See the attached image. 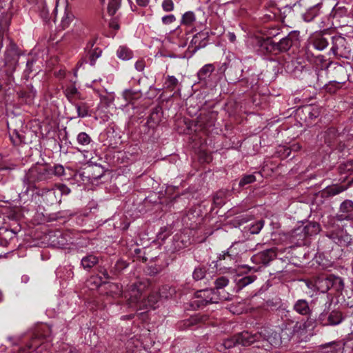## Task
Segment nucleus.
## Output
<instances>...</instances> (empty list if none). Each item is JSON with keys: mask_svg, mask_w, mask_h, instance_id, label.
<instances>
[{"mask_svg": "<svg viewBox=\"0 0 353 353\" xmlns=\"http://www.w3.org/2000/svg\"><path fill=\"white\" fill-rule=\"evenodd\" d=\"M294 310L301 315L310 314L311 312L308 303L305 299L298 300L294 305Z\"/></svg>", "mask_w": 353, "mask_h": 353, "instance_id": "2eb2a0df", "label": "nucleus"}, {"mask_svg": "<svg viewBox=\"0 0 353 353\" xmlns=\"http://www.w3.org/2000/svg\"><path fill=\"white\" fill-rule=\"evenodd\" d=\"M234 245H232L228 250L223 252L221 254H220L218 256V260L216 261V263L221 261V260H225V259H230V261H234L235 259V256L237 255V253H234L233 252V248Z\"/></svg>", "mask_w": 353, "mask_h": 353, "instance_id": "5701e85b", "label": "nucleus"}, {"mask_svg": "<svg viewBox=\"0 0 353 353\" xmlns=\"http://www.w3.org/2000/svg\"><path fill=\"white\" fill-rule=\"evenodd\" d=\"M334 83H337V84H339V83H343L344 81H342V82H340V81H337V82H336V81H334Z\"/></svg>", "mask_w": 353, "mask_h": 353, "instance_id": "052dcab7", "label": "nucleus"}, {"mask_svg": "<svg viewBox=\"0 0 353 353\" xmlns=\"http://www.w3.org/2000/svg\"><path fill=\"white\" fill-rule=\"evenodd\" d=\"M281 29L278 27H270L266 32L267 39L272 40V38L277 37L281 34Z\"/></svg>", "mask_w": 353, "mask_h": 353, "instance_id": "f704fd0d", "label": "nucleus"}, {"mask_svg": "<svg viewBox=\"0 0 353 353\" xmlns=\"http://www.w3.org/2000/svg\"><path fill=\"white\" fill-rule=\"evenodd\" d=\"M58 189L60 192V194H68L70 192V189L65 185H61L58 186Z\"/></svg>", "mask_w": 353, "mask_h": 353, "instance_id": "de8ad7c7", "label": "nucleus"}, {"mask_svg": "<svg viewBox=\"0 0 353 353\" xmlns=\"http://www.w3.org/2000/svg\"><path fill=\"white\" fill-rule=\"evenodd\" d=\"M100 1H101V3H103H103H105V0H100Z\"/></svg>", "mask_w": 353, "mask_h": 353, "instance_id": "13d9d810", "label": "nucleus"}, {"mask_svg": "<svg viewBox=\"0 0 353 353\" xmlns=\"http://www.w3.org/2000/svg\"><path fill=\"white\" fill-rule=\"evenodd\" d=\"M42 339L36 336L32 339L30 343L25 347L21 348L20 353H42L43 350L46 348L47 345L44 344Z\"/></svg>", "mask_w": 353, "mask_h": 353, "instance_id": "9b49d317", "label": "nucleus"}, {"mask_svg": "<svg viewBox=\"0 0 353 353\" xmlns=\"http://www.w3.org/2000/svg\"><path fill=\"white\" fill-rule=\"evenodd\" d=\"M73 19V14L70 11L65 9L61 20V26L62 28L65 29L68 28L70 26V24L72 22Z\"/></svg>", "mask_w": 353, "mask_h": 353, "instance_id": "393cba45", "label": "nucleus"}, {"mask_svg": "<svg viewBox=\"0 0 353 353\" xmlns=\"http://www.w3.org/2000/svg\"><path fill=\"white\" fill-rule=\"evenodd\" d=\"M236 344H238L236 341V339H227L225 340L223 343V345L224 346V347L225 349H230L234 346H235Z\"/></svg>", "mask_w": 353, "mask_h": 353, "instance_id": "37998d69", "label": "nucleus"}, {"mask_svg": "<svg viewBox=\"0 0 353 353\" xmlns=\"http://www.w3.org/2000/svg\"><path fill=\"white\" fill-rule=\"evenodd\" d=\"M263 256H264V261H270L272 260L276 256V252L272 249L266 250L263 253Z\"/></svg>", "mask_w": 353, "mask_h": 353, "instance_id": "ea45409f", "label": "nucleus"}, {"mask_svg": "<svg viewBox=\"0 0 353 353\" xmlns=\"http://www.w3.org/2000/svg\"><path fill=\"white\" fill-rule=\"evenodd\" d=\"M94 44V41H90L88 43V44H87L86 48H87V49H89V48H90V49H91V48L93 47Z\"/></svg>", "mask_w": 353, "mask_h": 353, "instance_id": "5fc2aeb1", "label": "nucleus"}, {"mask_svg": "<svg viewBox=\"0 0 353 353\" xmlns=\"http://www.w3.org/2000/svg\"><path fill=\"white\" fill-rule=\"evenodd\" d=\"M229 283V280L225 276H221L216 279L214 285L216 290H221L227 286Z\"/></svg>", "mask_w": 353, "mask_h": 353, "instance_id": "473e14b6", "label": "nucleus"}, {"mask_svg": "<svg viewBox=\"0 0 353 353\" xmlns=\"http://www.w3.org/2000/svg\"><path fill=\"white\" fill-rule=\"evenodd\" d=\"M215 67L213 64L208 63L204 65L198 72L197 75L201 81H205L208 79L212 72L214 70Z\"/></svg>", "mask_w": 353, "mask_h": 353, "instance_id": "dca6fc26", "label": "nucleus"}, {"mask_svg": "<svg viewBox=\"0 0 353 353\" xmlns=\"http://www.w3.org/2000/svg\"><path fill=\"white\" fill-rule=\"evenodd\" d=\"M332 43L333 45L331 49L332 52L336 55L344 57V37L341 36L334 37L332 38Z\"/></svg>", "mask_w": 353, "mask_h": 353, "instance_id": "ddd939ff", "label": "nucleus"}, {"mask_svg": "<svg viewBox=\"0 0 353 353\" xmlns=\"http://www.w3.org/2000/svg\"><path fill=\"white\" fill-rule=\"evenodd\" d=\"M196 38V37H194L193 38V39H192V41H194V43H196V41H195Z\"/></svg>", "mask_w": 353, "mask_h": 353, "instance_id": "bf43d9fd", "label": "nucleus"}, {"mask_svg": "<svg viewBox=\"0 0 353 353\" xmlns=\"http://www.w3.org/2000/svg\"><path fill=\"white\" fill-rule=\"evenodd\" d=\"M205 276V270L204 268L202 267H197L194 269L192 276L193 279L196 281H199L203 279Z\"/></svg>", "mask_w": 353, "mask_h": 353, "instance_id": "2f4dec72", "label": "nucleus"}, {"mask_svg": "<svg viewBox=\"0 0 353 353\" xmlns=\"http://www.w3.org/2000/svg\"><path fill=\"white\" fill-rule=\"evenodd\" d=\"M75 109L77 110V116L72 117L71 119L75 118H84L90 116L89 106L85 103H74Z\"/></svg>", "mask_w": 353, "mask_h": 353, "instance_id": "a211bd4d", "label": "nucleus"}, {"mask_svg": "<svg viewBox=\"0 0 353 353\" xmlns=\"http://www.w3.org/2000/svg\"><path fill=\"white\" fill-rule=\"evenodd\" d=\"M283 331H285L290 337L296 336L301 341H307L313 335V322L309 320L298 321L286 325Z\"/></svg>", "mask_w": 353, "mask_h": 353, "instance_id": "7ed1b4c3", "label": "nucleus"}, {"mask_svg": "<svg viewBox=\"0 0 353 353\" xmlns=\"http://www.w3.org/2000/svg\"><path fill=\"white\" fill-rule=\"evenodd\" d=\"M312 44L318 50H323L327 48L328 42L321 34H316L312 39Z\"/></svg>", "mask_w": 353, "mask_h": 353, "instance_id": "f3484780", "label": "nucleus"}, {"mask_svg": "<svg viewBox=\"0 0 353 353\" xmlns=\"http://www.w3.org/2000/svg\"><path fill=\"white\" fill-rule=\"evenodd\" d=\"M339 221H353V201L347 199L340 205Z\"/></svg>", "mask_w": 353, "mask_h": 353, "instance_id": "f8f14e48", "label": "nucleus"}, {"mask_svg": "<svg viewBox=\"0 0 353 353\" xmlns=\"http://www.w3.org/2000/svg\"><path fill=\"white\" fill-rule=\"evenodd\" d=\"M228 38L232 43H234L236 41V35L234 32H228Z\"/></svg>", "mask_w": 353, "mask_h": 353, "instance_id": "3c124183", "label": "nucleus"}, {"mask_svg": "<svg viewBox=\"0 0 353 353\" xmlns=\"http://www.w3.org/2000/svg\"><path fill=\"white\" fill-rule=\"evenodd\" d=\"M109 289H110V291L111 292H117V294L118 295H120L121 292V287L118 285V284H116V283H110L109 284Z\"/></svg>", "mask_w": 353, "mask_h": 353, "instance_id": "c03bdc74", "label": "nucleus"}, {"mask_svg": "<svg viewBox=\"0 0 353 353\" xmlns=\"http://www.w3.org/2000/svg\"><path fill=\"white\" fill-rule=\"evenodd\" d=\"M265 330L261 329L256 333H251L248 331H245L236 336V341L238 344L243 346H249L254 343H256V345H259L260 344L261 336L265 335Z\"/></svg>", "mask_w": 353, "mask_h": 353, "instance_id": "0eeeda50", "label": "nucleus"}, {"mask_svg": "<svg viewBox=\"0 0 353 353\" xmlns=\"http://www.w3.org/2000/svg\"><path fill=\"white\" fill-rule=\"evenodd\" d=\"M34 61H28L26 63V70L28 71V72H30L32 71L31 67L33 65Z\"/></svg>", "mask_w": 353, "mask_h": 353, "instance_id": "864d4df0", "label": "nucleus"}, {"mask_svg": "<svg viewBox=\"0 0 353 353\" xmlns=\"http://www.w3.org/2000/svg\"><path fill=\"white\" fill-rule=\"evenodd\" d=\"M98 261V258L96 256L89 254L82 258L81 264L84 269L90 270L94 267Z\"/></svg>", "mask_w": 353, "mask_h": 353, "instance_id": "aec40b11", "label": "nucleus"}, {"mask_svg": "<svg viewBox=\"0 0 353 353\" xmlns=\"http://www.w3.org/2000/svg\"><path fill=\"white\" fill-rule=\"evenodd\" d=\"M180 85L178 79L174 76L168 75L165 77L163 88L170 92L174 91Z\"/></svg>", "mask_w": 353, "mask_h": 353, "instance_id": "6ab92c4d", "label": "nucleus"}, {"mask_svg": "<svg viewBox=\"0 0 353 353\" xmlns=\"http://www.w3.org/2000/svg\"><path fill=\"white\" fill-rule=\"evenodd\" d=\"M41 196L45 197L46 199L50 202L51 203H54L57 201V198L56 196V190L54 188L52 189H43L41 190Z\"/></svg>", "mask_w": 353, "mask_h": 353, "instance_id": "b1692460", "label": "nucleus"}, {"mask_svg": "<svg viewBox=\"0 0 353 353\" xmlns=\"http://www.w3.org/2000/svg\"><path fill=\"white\" fill-rule=\"evenodd\" d=\"M0 301H1V294H0Z\"/></svg>", "mask_w": 353, "mask_h": 353, "instance_id": "e2e57ef3", "label": "nucleus"}, {"mask_svg": "<svg viewBox=\"0 0 353 353\" xmlns=\"http://www.w3.org/2000/svg\"><path fill=\"white\" fill-rule=\"evenodd\" d=\"M345 190H346V188L345 186L336 185H333V186L328 188L327 193L330 195L334 196V195H336V194H339L343 192Z\"/></svg>", "mask_w": 353, "mask_h": 353, "instance_id": "72a5a7b5", "label": "nucleus"}, {"mask_svg": "<svg viewBox=\"0 0 353 353\" xmlns=\"http://www.w3.org/2000/svg\"><path fill=\"white\" fill-rule=\"evenodd\" d=\"M343 320V316L341 312L337 310H324L319 317V321L324 326L336 325L340 324Z\"/></svg>", "mask_w": 353, "mask_h": 353, "instance_id": "6e6552de", "label": "nucleus"}, {"mask_svg": "<svg viewBox=\"0 0 353 353\" xmlns=\"http://www.w3.org/2000/svg\"><path fill=\"white\" fill-rule=\"evenodd\" d=\"M150 0H136L138 6L141 7H146L149 4Z\"/></svg>", "mask_w": 353, "mask_h": 353, "instance_id": "8fccbe9b", "label": "nucleus"}, {"mask_svg": "<svg viewBox=\"0 0 353 353\" xmlns=\"http://www.w3.org/2000/svg\"><path fill=\"white\" fill-rule=\"evenodd\" d=\"M321 1L316 3L314 6L309 8L303 14V19L306 22L312 21L319 14Z\"/></svg>", "mask_w": 353, "mask_h": 353, "instance_id": "4468645a", "label": "nucleus"}, {"mask_svg": "<svg viewBox=\"0 0 353 353\" xmlns=\"http://www.w3.org/2000/svg\"><path fill=\"white\" fill-rule=\"evenodd\" d=\"M162 23L165 25L170 24L176 21V17L174 14L165 15L161 19Z\"/></svg>", "mask_w": 353, "mask_h": 353, "instance_id": "a19ab883", "label": "nucleus"}, {"mask_svg": "<svg viewBox=\"0 0 353 353\" xmlns=\"http://www.w3.org/2000/svg\"><path fill=\"white\" fill-rule=\"evenodd\" d=\"M342 353H353V343H345Z\"/></svg>", "mask_w": 353, "mask_h": 353, "instance_id": "a18cd8bd", "label": "nucleus"}, {"mask_svg": "<svg viewBox=\"0 0 353 353\" xmlns=\"http://www.w3.org/2000/svg\"><path fill=\"white\" fill-rule=\"evenodd\" d=\"M261 330H265L266 334L261 336L260 344L256 345V347L270 351L272 348H276L281 345V338L276 332L265 327H261Z\"/></svg>", "mask_w": 353, "mask_h": 353, "instance_id": "423d86ee", "label": "nucleus"}, {"mask_svg": "<svg viewBox=\"0 0 353 353\" xmlns=\"http://www.w3.org/2000/svg\"><path fill=\"white\" fill-rule=\"evenodd\" d=\"M78 90L74 86H69L65 89V95L68 98H70L74 96L77 93Z\"/></svg>", "mask_w": 353, "mask_h": 353, "instance_id": "79ce46f5", "label": "nucleus"}, {"mask_svg": "<svg viewBox=\"0 0 353 353\" xmlns=\"http://www.w3.org/2000/svg\"><path fill=\"white\" fill-rule=\"evenodd\" d=\"M101 50L99 48H94L89 51L88 56L90 65H94L96 59L101 57Z\"/></svg>", "mask_w": 353, "mask_h": 353, "instance_id": "c756f323", "label": "nucleus"}, {"mask_svg": "<svg viewBox=\"0 0 353 353\" xmlns=\"http://www.w3.org/2000/svg\"><path fill=\"white\" fill-rule=\"evenodd\" d=\"M195 21L196 16L194 13L192 11H188L183 14L181 20V24L190 27L193 26Z\"/></svg>", "mask_w": 353, "mask_h": 353, "instance_id": "4be33fe9", "label": "nucleus"}, {"mask_svg": "<svg viewBox=\"0 0 353 353\" xmlns=\"http://www.w3.org/2000/svg\"><path fill=\"white\" fill-rule=\"evenodd\" d=\"M83 64V62H81L78 63L79 67H81Z\"/></svg>", "mask_w": 353, "mask_h": 353, "instance_id": "4d7b16f0", "label": "nucleus"}, {"mask_svg": "<svg viewBox=\"0 0 353 353\" xmlns=\"http://www.w3.org/2000/svg\"><path fill=\"white\" fill-rule=\"evenodd\" d=\"M103 274L105 277H108V273L106 272H105Z\"/></svg>", "mask_w": 353, "mask_h": 353, "instance_id": "680f3d73", "label": "nucleus"}, {"mask_svg": "<svg viewBox=\"0 0 353 353\" xmlns=\"http://www.w3.org/2000/svg\"><path fill=\"white\" fill-rule=\"evenodd\" d=\"M256 279L255 275H248L241 277L236 280L237 285L239 288H243L249 284L253 283Z\"/></svg>", "mask_w": 353, "mask_h": 353, "instance_id": "a878e982", "label": "nucleus"}, {"mask_svg": "<svg viewBox=\"0 0 353 353\" xmlns=\"http://www.w3.org/2000/svg\"><path fill=\"white\" fill-rule=\"evenodd\" d=\"M134 67L136 68V70L139 72H141L144 70L145 68V62L143 60H138L135 64H134Z\"/></svg>", "mask_w": 353, "mask_h": 353, "instance_id": "49530a36", "label": "nucleus"}, {"mask_svg": "<svg viewBox=\"0 0 353 353\" xmlns=\"http://www.w3.org/2000/svg\"><path fill=\"white\" fill-rule=\"evenodd\" d=\"M321 230V226L318 223L309 222L304 227H299L292 231V236L299 235V240L303 239L307 236L317 234Z\"/></svg>", "mask_w": 353, "mask_h": 353, "instance_id": "9d476101", "label": "nucleus"}, {"mask_svg": "<svg viewBox=\"0 0 353 353\" xmlns=\"http://www.w3.org/2000/svg\"><path fill=\"white\" fill-rule=\"evenodd\" d=\"M334 70H336V72L338 73H340V74H344V67H343L341 65H337L335 68H334Z\"/></svg>", "mask_w": 353, "mask_h": 353, "instance_id": "603ef678", "label": "nucleus"}, {"mask_svg": "<svg viewBox=\"0 0 353 353\" xmlns=\"http://www.w3.org/2000/svg\"><path fill=\"white\" fill-rule=\"evenodd\" d=\"M57 353H77L75 347L69 344H62Z\"/></svg>", "mask_w": 353, "mask_h": 353, "instance_id": "c9c22d12", "label": "nucleus"}, {"mask_svg": "<svg viewBox=\"0 0 353 353\" xmlns=\"http://www.w3.org/2000/svg\"><path fill=\"white\" fill-rule=\"evenodd\" d=\"M77 141L79 145L83 146H87L92 143L91 137L84 132L78 134Z\"/></svg>", "mask_w": 353, "mask_h": 353, "instance_id": "bb28decb", "label": "nucleus"}, {"mask_svg": "<svg viewBox=\"0 0 353 353\" xmlns=\"http://www.w3.org/2000/svg\"><path fill=\"white\" fill-rule=\"evenodd\" d=\"M117 55L120 59L128 61L133 57V52L128 47L121 46L117 49Z\"/></svg>", "mask_w": 353, "mask_h": 353, "instance_id": "412c9836", "label": "nucleus"}, {"mask_svg": "<svg viewBox=\"0 0 353 353\" xmlns=\"http://www.w3.org/2000/svg\"><path fill=\"white\" fill-rule=\"evenodd\" d=\"M197 304L199 306L205 305L209 303H216L219 301L229 300V294L223 295L218 294L214 289H205L196 293Z\"/></svg>", "mask_w": 353, "mask_h": 353, "instance_id": "39448f33", "label": "nucleus"}, {"mask_svg": "<svg viewBox=\"0 0 353 353\" xmlns=\"http://www.w3.org/2000/svg\"><path fill=\"white\" fill-rule=\"evenodd\" d=\"M148 280H141L130 287L128 292V305L135 310H151L157 307L161 295L157 293H151L147 299H142V293L149 287Z\"/></svg>", "mask_w": 353, "mask_h": 353, "instance_id": "f257e3e1", "label": "nucleus"}, {"mask_svg": "<svg viewBox=\"0 0 353 353\" xmlns=\"http://www.w3.org/2000/svg\"><path fill=\"white\" fill-rule=\"evenodd\" d=\"M256 181V177L253 174L245 175L239 181V185L240 186H244L245 185L252 183Z\"/></svg>", "mask_w": 353, "mask_h": 353, "instance_id": "e433bc0d", "label": "nucleus"}, {"mask_svg": "<svg viewBox=\"0 0 353 353\" xmlns=\"http://www.w3.org/2000/svg\"><path fill=\"white\" fill-rule=\"evenodd\" d=\"M259 43L267 52L279 54L288 52L292 47L298 46L300 43V32L292 30L283 37L279 42L270 39H261Z\"/></svg>", "mask_w": 353, "mask_h": 353, "instance_id": "f03ea898", "label": "nucleus"}, {"mask_svg": "<svg viewBox=\"0 0 353 353\" xmlns=\"http://www.w3.org/2000/svg\"><path fill=\"white\" fill-rule=\"evenodd\" d=\"M298 149H299V145H293V150H298Z\"/></svg>", "mask_w": 353, "mask_h": 353, "instance_id": "6e6d98bb", "label": "nucleus"}, {"mask_svg": "<svg viewBox=\"0 0 353 353\" xmlns=\"http://www.w3.org/2000/svg\"><path fill=\"white\" fill-rule=\"evenodd\" d=\"M341 280L338 276L330 275L328 276H320L314 280L315 289L322 293L327 292L337 281Z\"/></svg>", "mask_w": 353, "mask_h": 353, "instance_id": "1a4fd4ad", "label": "nucleus"}, {"mask_svg": "<svg viewBox=\"0 0 353 353\" xmlns=\"http://www.w3.org/2000/svg\"><path fill=\"white\" fill-rule=\"evenodd\" d=\"M263 225L264 222L263 221H258L252 223L248 225V231L250 233L253 234H259L263 228Z\"/></svg>", "mask_w": 353, "mask_h": 353, "instance_id": "cd10ccee", "label": "nucleus"}, {"mask_svg": "<svg viewBox=\"0 0 353 353\" xmlns=\"http://www.w3.org/2000/svg\"><path fill=\"white\" fill-rule=\"evenodd\" d=\"M52 176V170L43 165H34L26 172L23 179L24 184L28 186L37 182L48 180Z\"/></svg>", "mask_w": 353, "mask_h": 353, "instance_id": "20e7f679", "label": "nucleus"}, {"mask_svg": "<svg viewBox=\"0 0 353 353\" xmlns=\"http://www.w3.org/2000/svg\"><path fill=\"white\" fill-rule=\"evenodd\" d=\"M121 0H109L108 12L110 15L113 16L120 8Z\"/></svg>", "mask_w": 353, "mask_h": 353, "instance_id": "c85d7f7f", "label": "nucleus"}, {"mask_svg": "<svg viewBox=\"0 0 353 353\" xmlns=\"http://www.w3.org/2000/svg\"><path fill=\"white\" fill-rule=\"evenodd\" d=\"M161 7L165 12H171L174 9V4L172 0H163Z\"/></svg>", "mask_w": 353, "mask_h": 353, "instance_id": "58836bf2", "label": "nucleus"}, {"mask_svg": "<svg viewBox=\"0 0 353 353\" xmlns=\"http://www.w3.org/2000/svg\"><path fill=\"white\" fill-rule=\"evenodd\" d=\"M10 137L14 144L17 145L25 142V137L23 134L15 130L13 131L12 134H10Z\"/></svg>", "mask_w": 353, "mask_h": 353, "instance_id": "7c9ffc66", "label": "nucleus"}, {"mask_svg": "<svg viewBox=\"0 0 353 353\" xmlns=\"http://www.w3.org/2000/svg\"><path fill=\"white\" fill-rule=\"evenodd\" d=\"M52 170V176L55 175L57 176H61L65 174V170L63 165H56L54 166L52 169L49 168Z\"/></svg>", "mask_w": 353, "mask_h": 353, "instance_id": "4c0bfd02", "label": "nucleus"}, {"mask_svg": "<svg viewBox=\"0 0 353 353\" xmlns=\"http://www.w3.org/2000/svg\"><path fill=\"white\" fill-rule=\"evenodd\" d=\"M110 27L114 29V30H119V25L118 24L117 21L113 19L110 21Z\"/></svg>", "mask_w": 353, "mask_h": 353, "instance_id": "09e8293b", "label": "nucleus"}]
</instances>
